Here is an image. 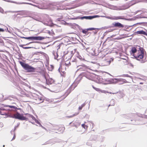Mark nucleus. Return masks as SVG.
Returning a JSON list of instances; mask_svg holds the SVG:
<instances>
[{
	"instance_id": "bb28decb",
	"label": "nucleus",
	"mask_w": 147,
	"mask_h": 147,
	"mask_svg": "<svg viewBox=\"0 0 147 147\" xmlns=\"http://www.w3.org/2000/svg\"><path fill=\"white\" fill-rule=\"evenodd\" d=\"M29 48V47H25L24 48H25V49H28Z\"/></svg>"
},
{
	"instance_id": "6ab92c4d",
	"label": "nucleus",
	"mask_w": 147,
	"mask_h": 147,
	"mask_svg": "<svg viewBox=\"0 0 147 147\" xmlns=\"http://www.w3.org/2000/svg\"><path fill=\"white\" fill-rule=\"evenodd\" d=\"M99 91L101 93H108V92H107L105 90H101L100 89V90Z\"/></svg>"
},
{
	"instance_id": "dca6fc26",
	"label": "nucleus",
	"mask_w": 147,
	"mask_h": 147,
	"mask_svg": "<svg viewBox=\"0 0 147 147\" xmlns=\"http://www.w3.org/2000/svg\"><path fill=\"white\" fill-rule=\"evenodd\" d=\"M5 110V109H1L0 108V114L2 115H5V113H3L1 111H3Z\"/></svg>"
},
{
	"instance_id": "aec40b11",
	"label": "nucleus",
	"mask_w": 147,
	"mask_h": 147,
	"mask_svg": "<svg viewBox=\"0 0 147 147\" xmlns=\"http://www.w3.org/2000/svg\"><path fill=\"white\" fill-rule=\"evenodd\" d=\"M88 31V29L83 30H82V32L83 33L86 34L87 33Z\"/></svg>"
},
{
	"instance_id": "1a4fd4ad",
	"label": "nucleus",
	"mask_w": 147,
	"mask_h": 147,
	"mask_svg": "<svg viewBox=\"0 0 147 147\" xmlns=\"http://www.w3.org/2000/svg\"><path fill=\"white\" fill-rule=\"evenodd\" d=\"M138 50H137L134 47H133L131 48V49L130 51L131 54L134 57L135 55V54L137 53Z\"/></svg>"
},
{
	"instance_id": "c756f323",
	"label": "nucleus",
	"mask_w": 147,
	"mask_h": 147,
	"mask_svg": "<svg viewBox=\"0 0 147 147\" xmlns=\"http://www.w3.org/2000/svg\"><path fill=\"white\" fill-rule=\"evenodd\" d=\"M140 84H143V83H140Z\"/></svg>"
},
{
	"instance_id": "4be33fe9",
	"label": "nucleus",
	"mask_w": 147,
	"mask_h": 147,
	"mask_svg": "<svg viewBox=\"0 0 147 147\" xmlns=\"http://www.w3.org/2000/svg\"><path fill=\"white\" fill-rule=\"evenodd\" d=\"M93 87V88L95 90H96V91H99V90H100V89H99V88H95V87Z\"/></svg>"
},
{
	"instance_id": "b1692460",
	"label": "nucleus",
	"mask_w": 147,
	"mask_h": 147,
	"mask_svg": "<svg viewBox=\"0 0 147 147\" xmlns=\"http://www.w3.org/2000/svg\"><path fill=\"white\" fill-rule=\"evenodd\" d=\"M47 33H48L49 34H51V32L49 30H47Z\"/></svg>"
},
{
	"instance_id": "2eb2a0df",
	"label": "nucleus",
	"mask_w": 147,
	"mask_h": 147,
	"mask_svg": "<svg viewBox=\"0 0 147 147\" xmlns=\"http://www.w3.org/2000/svg\"><path fill=\"white\" fill-rule=\"evenodd\" d=\"M82 76L80 75L78 77L76 80L79 82L82 80Z\"/></svg>"
},
{
	"instance_id": "7c9ffc66",
	"label": "nucleus",
	"mask_w": 147,
	"mask_h": 147,
	"mask_svg": "<svg viewBox=\"0 0 147 147\" xmlns=\"http://www.w3.org/2000/svg\"><path fill=\"white\" fill-rule=\"evenodd\" d=\"M97 32H95L94 33H96Z\"/></svg>"
},
{
	"instance_id": "0eeeda50",
	"label": "nucleus",
	"mask_w": 147,
	"mask_h": 147,
	"mask_svg": "<svg viewBox=\"0 0 147 147\" xmlns=\"http://www.w3.org/2000/svg\"><path fill=\"white\" fill-rule=\"evenodd\" d=\"M111 62L110 61H108L107 60H105L102 61L100 62L101 66H106L109 65Z\"/></svg>"
},
{
	"instance_id": "412c9836",
	"label": "nucleus",
	"mask_w": 147,
	"mask_h": 147,
	"mask_svg": "<svg viewBox=\"0 0 147 147\" xmlns=\"http://www.w3.org/2000/svg\"><path fill=\"white\" fill-rule=\"evenodd\" d=\"M96 29L95 28H89L88 29V30H95Z\"/></svg>"
},
{
	"instance_id": "423d86ee",
	"label": "nucleus",
	"mask_w": 147,
	"mask_h": 147,
	"mask_svg": "<svg viewBox=\"0 0 147 147\" xmlns=\"http://www.w3.org/2000/svg\"><path fill=\"white\" fill-rule=\"evenodd\" d=\"M13 117L16 119L22 120H25L26 119V117L22 115H21L18 112L14 114Z\"/></svg>"
},
{
	"instance_id": "72a5a7b5",
	"label": "nucleus",
	"mask_w": 147,
	"mask_h": 147,
	"mask_svg": "<svg viewBox=\"0 0 147 147\" xmlns=\"http://www.w3.org/2000/svg\"><path fill=\"white\" fill-rule=\"evenodd\" d=\"M5 146L4 145H3V147H4Z\"/></svg>"
},
{
	"instance_id": "4468645a",
	"label": "nucleus",
	"mask_w": 147,
	"mask_h": 147,
	"mask_svg": "<svg viewBox=\"0 0 147 147\" xmlns=\"http://www.w3.org/2000/svg\"><path fill=\"white\" fill-rule=\"evenodd\" d=\"M85 104L84 103L82 104L79 107L78 110L80 111L82 109V108L85 106Z\"/></svg>"
},
{
	"instance_id": "f3484780",
	"label": "nucleus",
	"mask_w": 147,
	"mask_h": 147,
	"mask_svg": "<svg viewBox=\"0 0 147 147\" xmlns=\"http://www.w3.org/2000/svg\"><path fill=\"white\" fill-rule=\"evenodd\" d=\"M82 126L85 129H87L88 128V126L85 124H82Z\"/></svg>"
},
{
	"instance_id": "7ed1b4c3",
	"label": "nucleus",
	"mask_w": 147,
	"mask_h": 147,
	"mask_svg": "<svg viewBox=\"0 0 147 147\" xmlns=\"http://www.w3.org/2000/svg\"><path fill=\"white\" fill-rule=\"evenodd\" d=\"M144 51L143 50H138L134 57L137 60H140L143 58Z\"/></svg>"
},
{
	"instance_id": "2f4dec72",
	"label": "nucleus",
	"mask_w": 147,
	"mask_h": 147,
	"mask_svg": "<svg viewBox=\"0 0 147 147\" xmlns=\"http://www.w3.org/2000/svg\"><path fill=\"white\" fill-rule=\"evenodd\" d=\"M83 18H87V17H84Z\"/></svg>"
},
{
	"instance_id": "473e14b6",
	"label": "nucleus",
	"mask_w": 147,
	"mask_h": 147,
	"mask_svg": "<svg viewBox=\"0 0 147 147\" xmlns=\"http://www.w3.org/2000/svg\"><path fill=\"white\" fill-rule=\"evenodd\" d=\"M110 93L111 94L112 93L111 92H110Z\"/></svg>"
},
{
	"instance_id": "f03ea898",
	"label": "nucleus",
	"mask_w": 147,
	"mask_h": 147,
	"mask_svg": "<svg viewBox=\"0 0 147 147\" xmlns=\"http://www.w3.org/2000/svg\"><path fill=\"white\" fill-rule=\"evenodd\" d=\"M33 96H34L33 98V102L36 104H38L43 102L44 100L41 97L35 94H34Z\"/></svg>"
},
{
	"instance_id": "9b49d317",
	"label": "nucleus",
	"mask_w": 147,
	"mask_h": 147,
	"mask_svg": "<svg viewBox=\"0 0 147 147\" xmlns=\"http://www.w3.org/2000/svg\"><path fill=\"white\" fill-rule=\"evenodd\" d=\"M136 33L137 34H143L147 36V33L142 30L137 31Z\"/></svg>"
},
{
	"instance_id": "9d476101",
	"label": "nucleus",
	"mask_w": 147,
	"mask_h": 147,
	"mask_svg": "<svg viewBox=\"0 0 147 147\" xmlns=\"http://www.w3.org/2000/svg\"><path fill=\"white\" fill-rule=\"evenodd\" d=\"M113 25L114 27H118L119 28H123L124 26L123 25L119 22L115 23Z\"/></svg>"
},
{
	"instance_id": "cd10ccee",
	"label": "nucleus",
	"mask_w": 147,
	"mask_h": 147,
	"mask_svg": "<svg viewBox=\"0 0 147 147\" xmlns=\"http://www.w3.org/2000/svg\"><path fill=\"white\" fill-rule=\"evenodd\" d=\"M32 119H35L34 117V116H32Z\"/></svg>"
},
{
	"instance_id": "c85d7f7f",
	"label": "nucleus",
	"mask_w": 147,
	"mask_h": 147,
	"mask_svg": "<svg viewBox=\"0 0 147 147\" xmlns=\"http://www.w3.org/2000/svg\"><path fill=\"white\" fill-rule=\"evenodd\" d=\"M75 115H73V116H71L70 117H73V116H75Z\"/></svg>"
},
{
	"instance_id": "20e7f679",
	"label": "nucleus",
	"mask_w": 147,
	"mask_h": 147,
	"mask_svg": "<svg viewBox=\"0 0 147 147\" xmlns=\"http://www.w3.org/2000/svg\"><path fill=\"white\" fill-rule=\"evenodd\" d=\"M42 19V22L45 25H48L49 22H51L50 19L49 17V16L47 15H45L43 16Z\"/></svg>"
},
{
	"instance_id": "f8f14e48",
	"label": "nucleus",
	"mask_w": 147,
	"mask_h": 147,
	"mask_svg": "<svg viewBox=\"0 0 147 147\" xmlns=\"http://www.w3.org/2000/svg\"><path fill=\"white\" fill-rule=\"evenodd\" d=\"M6 106L8 107H9L11 108H12L15 110L18 109L17 107L14 106L7 105Z\"/></svg>"
},
{
	"instance_id": "5701e85b",
	"label": "nucleus",
	"mask_w": 147,
	"mask_h": 147,
	"mask_svg": "<svg viewBox=\"0 0 147 147\" xmlns=\"http://www.w3.org/2000/svg\"><path fill=\"white\" fill-rule=\"evenodd\" d=\"M4 31V30L1 28H0V32H3Z\"/></svg>"
},
{
	"instance_id": "f257e3e1",
	"label": "nucleus",
	"mask_w": 147,
	"mask_h": 147,
	"mask_svg": "<svg viewBox=\"0 0 147 147\" xmlns=\"http://www.w3.org/2000/svg\"><path fill=\"white\" fill-rule=\"evenodd\" d=\"M20 63L23 69L28 72H35L36 69L28 63L20 61Z\"/></svg>"
},
{
	"instance_id": "6e6552de",
	"label": "nucleus",
	"mask_w": 147,
	"mask_h": 147,
	"mask_svg": "<svg viewBox=\"0 0 147 147\" xmlns=\"http://www.w3.org/2000/svg\"><path fill=\"white\" fill-rule=\"evenodd\" d=\"M43 76L44 77L45 79L46 80V82L48 84H51L53 83L54 81V80L51 78H49V79H47L45 74L43 75Z\"/></svg>"
},
{
	"instance_id": "39448f33",
	"label": "nucleus",
	"mask_w": 147,
	"mask_h": 147,
	"mask_svg": "<svg viewBox=\"0 0 147 147\" xmlns=\"http://www.w3.org/2000/svg\"><path fill=\"white\" fill-rule=\"evenodd\" d=\"M23 38L26 39H29L32 40H42L45 38L40 36H30L28 37H23Z\"/></svg>"
},
{
	"instance_id": "ddd939ff",
	"label": "nucleus",
	"mask_w": 147,
	"mask_h": 147,
	"mask_svg": "<svg viewBox=\"0 0 147 147\" xmlns=\"http://www.w3.org/2000/svg\"><path fill=\"white\" fill-rule=\"evenodd\" d=\"M65 129V127H64L61 126L59 127V130L61 132H63Z\"/></svg>"
},
{
	"instance_id": "393cba45",
	"label": "nucleus",
	"mask_w": 147,
	"mask_h": 147,
	"mask_svg": "<svg viewBox=\"0 0 147 147\" xmlns=\"http://www.w3.org/2000/svg\"><path fill=\"white\" fill-rule=\"evenodd\" d=\"M15 136H14L13 137V138L12 139V140H14L15 138Z\"/></svg>"
},
{
	"instance_id": "a878e982",
	"label": "nucleus",
	"mask_w": 147,
	"mask_h": 147,
	"mask_svg": "<svg viewBox=\"0 0 147 147\" xmlns=\"http://www.w3.org/2000/svg\"><path fill=\"white\" fill-rule=\"evenodd\" d=\"M32 43H33V42H30V43H28L27 44H26V45H29L30 44Z\"/></svg>"
},
{
	"instance_id": "a211bd4d",
	"label": "nucleus",
	"mask_w": 147,
	"mask_h": 147,
	"mask_svg": "<svg viewBox=\"0 0 147 147\" xmlns=\"http://www.w3.org/2000/svg\"><path fill=\"white\" fill-rule=\"evenodd\" d=\"M122 76L123 77H129L131 78H132V77L130 76H129L128 74H123L122 75Z\"/></svg>"
}]
</instances>
